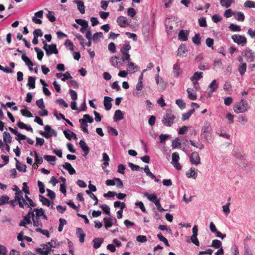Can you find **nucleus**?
<instances>
[{"instance_id":"20","label":"nucleus","mask_w":255,"mask_h":255,"mask_svg":"<svg viewBox=\"0 0 255 255\" xmlns=\"http://www.w3.org/2000/svg\"><path fill=\"white\" fill-rule=\"evenodd\" d=\"M234 3V0H220V5L224 7L229 8Z\"/></svg>"},{"instance_id":"42","label":"nucleus","mask_w":255,"mask_h":255,"mask_svg":"<svg viewBox=\"0 0 255 255\" xmlns=\"http://www.w3.org/2000/svg\"><path fill=\"white\" fill-rule=\"evenodd\" d=\"M145 196L147 198L148 200L150 201L153 202L154 203L156 201H157L158 199H157V196L155 194H149L148 193H145Z\"/></svg>"},{"instance_id":"7","label":"nucleus","mask_w":255,"mask_h":255,"mask_svg":"<svg viewBox=\"0 0 255 255\" xmlns=\"http://www.w3.org/2000/svg\"><path fill=\"white\" fill-rule=\"evenodd\" d=\"M15 199L18 201L19 207L21 208H24V204H27V202L23 198V192L21 190L16 192Z\"/></svg>"},{"instance_id":"35","label":"nucleus","mask_w":255,"mask_h":255,"mask_svg":"<svg viewBox=\"0 0 255 255\" xmlns=\"http://www.w3.org/2000/svg\"><path fill=\"white\" fill-rule=\"evenodd\" d=\"M131 47L129 44H125L121 48L120 51L122 54L128 53V51L131 49Z\"/></svg>"},{"instance_id":"30","label":"nucleus","mask_w":255,"mask_h":255,"mask_svg":"<svg viewBox=\"0 0 255 255\" xmlns=\"http://www.w3.org/2000/svg\"><path fill=\"white\" fill-rule=\"evenodd\" d=\"M44 159L47 162H49L51 165H55L56 158L54 156H51L48 155H44Z\"/></svg>"},{"instance_id":"36","label":"nucleus","mask_w":255,"mask_h":255,"mask_svg":"<svg viewBox=\"0 0 255 255\" xmlns=\"http://www.w3.org/2000/svg\"><path fill=\"white\" fill-rule=\"evenodd\" d=\"M189 142L192 146H193L194 147H196L197 149L202 150L204 148V144L200 142L196 143L195 141L192 140H190L189 141Z\"/></svg>"},{"instance_id":"41","label":"nucleus","mask_w":255,"mask_h":255,"mask_svg":"<svg viewBox=\"0 0 255 255\" xmlns=\"http://www.w3.org/2000/svg\"><path fill=\"white\" fill-rule=\"evenodd\" d=\"M24 199H25V200H26L28 202L27 204H24V207L25 206H27V207H34L36 206V205L34 203L33 200L31 199H30L27 195H25Z\"/></svg>"},{"instance_id":"17","label":"nucleus","mask_w":255,"mask_h":255,"mask_svg":"<svg viewBox=\"0 0 255 255\" xmlns=\"http://www.w3.org/2000/svg\"><path fill=\"white\" fill-rule=\"evenodd\" d=\"M21 58L22 60L25 63V64L29 67V69L30 71L33 70L32 66H33V63L30 60V59L26 56V55L24 54L22 55Z\"/></svg>"},{"instance_id":"1","label":"nucleus","mask_w":255,"mask_h":255,"mask_svg":"<svg viewBox=\"0 0 255 255\" xmlns=\"http://www.w3.org/2000/svg\"><path fill=\"white\" fill-rule=\"evenodd\" d=\"M249 108L248 102L244 99H241L240 102L237 103L234 107V111L237 114L246 112Z\"/></svg>"},{"instance_id":"2","label":"nucleus","mask_w":255,"mask_h":255,"mask_svg":"<svg viewBox=\"0 0 255 255\" xmlns=\"http://www.w3.org/2000/svg\"><path fill=\"white\" fill-rule=\"evenodd\" d=\"M176 116L171 111H167L162 120V124L166 127H171L174 123Z\"/></svg>"},{"instance_id":"6","label":"nucleus","mask_w":255,"mask_h":255,"mask_svg":"<svg viewBox=\"0 0 255 255\" xmlns=\"http://www.w3.org/2000/svg\"><path fill=\"white\" fill-rule=\"evenodd\" d=\"M231 38L234 42L242 46H245L247 43L246 38L243 35L235 34L232 35Z\"/></svg>"},{"instance_id":"14","label":"nucleus","mask_w":255,"mask_h":255,"mask_svg":"<svg viewBox=\"0 0 255 255\" xmlns=\"http://www.w3.org/2000/svg\"><path fill=\"white\" fill-rule=\"evenodd\" d=\"M173 71L174 76L179 77L183 73L182 69L180 68L179 65L177 63L175 64L173 66Z\"/></svg>"},{"instance_id":"58","label":"nucleus","mask_w":255,"mask_h":255,"mask_svg":"<svg viewBox=\"0 0 255 255\" xmlns=\"http://www.w3.org/2000/svg\"><path fill=\"white\" fill-rule=\"evenodd\" d=\"M100 207L102 210L108 215H110V210L109 207L106 204H102L100 205Z\"/></svg>"},{"instance_id":"4","label":"nucleus","mask_w":255,"mask_h":255,"mask_svg":"<svg viewBox=\"0 0 255 255\" xmlns=\"http://www.w3.org/2000/svg\"><path fill=\"white\" fill-rule=\"evenodd\" d=\"M44 130L47 132L46 133L43 131H39V134L46 139L49 138L51 136H53L56 137L57 136V132L52 129L50 126L47 125L44 127Z\"/></svg>"},{"instance_id":"26","label":"nucleus","mask_w":255,"mask_h":255,"mask_svg":"<svg viewBox=\"0 0 255 255\" xmlns=\"http://www.w3.org/2000/svg\"><path fill=\"white\" fill-rule=\"evenodd\" d=\"M15 159L16 161V167L17 169L20 172H25L26 168V165L20 163V162L16 158H15Z\"/></svg>"},{"instance_id":"32","label":"nucleus","mask_w":255,"mask_h":255,"mask_svg":"<svg viewBox=\"0 0 255 255\" xmlns=\"http://www.w3.org/2000/svg\"><path fill=\"white\" fill-rule=\"evenodd\" d=\"M246 69V63H241L238 67V71L241 76H243L245 73Z\"/></svg>"},{"instance_id":"31","label":"nucleus","mask_w":255,"mask_h":255,"mask_svg":"<svg viewBox=\"0 0 255 255\" xmlns=\"http://www.w3.org/2000/svg\"><path fill=\"white\" fill-rule=\"evenodd\" d=\"M31 217H32V218H33V217H34V213H33V212L31 211V209L28 212L27 214L24 217L23 220L26 222L27 224H29L31 223V220H30Z\"/></svg>"},{"instance_id":"23","label":"nucleus","mask_w":255,"mask_h":255,"mask_svg":"<svg viewBox=\"0 0 255 255\" xmlns=\"http://www.w3.org/2000/svg\"><path fill=\"white\" fill-rule=\"evenodd\" d=\"M187 52V47L185 44H181L178 49V55L179 56H184Z\"/></svg>"},{"instance_id":"16","label":"nucleus","mask_w":255,"mask_h":255,"mask_svg":"<svg viewBox=\"0 0 255 255\" xmlns=\"http://www.w3.org/2000/svg\"><path fill=\"white\" fill-rule=\"evenodd\" d=\"M79 146L84 153L85 156H86L89 152V148L86 145V142L83 139L79 142Z\"/></svg>"},{"instance_id":"34","label":"nucleus","mask_w":255,"mask_h":255,"mask_svg":"<svg viewBox=\"0 0 255 255\" xmlns=\"http://www.w3.org/2000/svg\"><path fill=\"white\" fill-rule=\"evenodd\" d=\"M3 140L5 143H10L12 137L9 132L5 131L3 133Z\"/></svg>"},{"instance_id":"51","label":"nucleus","mask_w":255,"mask_h":255,"mask_svg":"<svg viewBox=\"0 0 255 255\" xmlns=\"http://www.w3.org/2000/svg\"><path fill=\"white\" fill-rule=\"evenodd\" d=\"M102 160L104 162L103 165H104L105 166H107L109 165V156L107 155L106 153H102Z\"/></svg>"},{"instance_id":"5","label":"nucleus","mask_w":255,"mask_h":255,"mask_svg":"<svg viewBox=\"0 0 255 255\" xmlns=\"http://www.w3.org/2000/svg\"><path fill=\"white\" fill-rule=\"evenodd\" d=\"M212 128L211 124L209 122H205L204 125L202 127L201 135H203L205 139L208 140V138L212 134Z\"/></svg>"},{"instance_id":"46","label":"nucleus","mask_w":255,"mask_h":255,"mask_svg":"<svg viewBox=\"0 0 255 255\" xmlns=\"http://www.w3.org/2000/svg\"><path fill=\"white\" fill-rule=\"evenodd\" d=\"M229 29L230 30L233 32H239L241 31L240 26L233 23L230 25Z\"/></svg>"},{"instance_id":"60","label":"nucleus","mask_w":255,"mask_h":255,"mask_svg":"<svg viewBox=\"0 0 255 255\" xmlns=\"http://www.w3.org/2000/svg\"><path fill=\"white\" fill-rule=\"evenodd\" d=\"M47 17L48 20L51 22H53L56 21V18L54 15L53 12L48 11V13L47 14Z\"/></svg>"},{"instance_id":"59","label":"nucleus","mask_w":255,"mask_h":255,"mask_svg":"<svg viewBox=\"0 0 255 255\" xmlns=\"http://www.w3.org/2000/svg\"><path fill=\"white\" fill-rule=\"evenodd\" d=\"M33 225L34 226L41 227L42 226V224L41 222L40 221L38 217H34L33 218Z\"/></svg>"},{"instance_id":"24","label":"nucleus","mask_w":255,"mask_h":255,"mask_svg":"<svg viewBox=\"0 0 255 255\" xmlns=\"http://www.w3.org/2000/svg\"><path fill=\"white\" fill-rule=\"evenodd\" d=\"M232 153L233 155L237 159L241 160H244L245 159V155L241 152H239L236 150H233Z\"/></svg>"},{"instance_id":"8","label":"nucleus","mask_w":255,"mask_h":255,"mask_svg":"<svg viewBox=\"0 0 255 255\" xmlns=\"http://www.w3.org/2000/svg\"><path fill=\"white\" fill-rule=\"evenodd\" d=\"M243 53V56L246 58V60L248 62H251L254 61L255 58V53L252 50L249 48H246L244 50Z\"/></svg>"},{"instance_id":"53","label":"nucleus","mask_w":255,"mask_h":255,"mask_svg":"<svg viewBox=\"0 0 255 255\" xmlns=\"http://www.w3.org/2000/svg\"><path fill=\"white\" fill-rule=\"evenodd\" d=\"M176 104L181 109H183L186 107V103L181 99H178L176 100Z\"/></svg>"},{"instance_id":"50","label":"nucleus","mask_w":255,"mask_h":255,"mask_svg":"<svg viewBox=\"0 0 255 255\" xmlns=\"http://www.w3.org/2000/svg\"><path fill=\"white\" fill-rule=\"evenodd\" d=\"M103 220L104 221V226L106 229L110 227L112 225V220L111 218L105 217Z\"/></svg>"},{"instance_id":"48","label":"nucleus","mask_w":255,"mask_h":255,"mask_svg":"<svg viewBox=\"0 0 255 255\" xmlns=\"http://www.w3.org/2000/svg\"><path fill=\"white\" fill-rule=\"evenodd\" d=\"M39 199L40 201L42 202V204L44 205H46L47 206H50V202L49 199L45 198V197L39 195Z\"/></svg>"},{"instance_id":"25","label":"nucleus","mask_w":255,"mask_h":255,"mask_svg":"<svg viewBox=\"0 0 255 255\" xmlns=\"http://www.w3.org/2000/svg\"><path fill=\"white\" fill-rule=\"evenodd\" d=\"M123 114L120 110H117L115 112L114 116V121H120L123 119Z\"/></svg>"},{"instance_id":"9","label":"nucleus","mask_w":255,"mask_h":255,"mask_svg":"<svg viewBox=\"0 0 255 255\" xmlns=\"http://www.w3.org/2000/svg\"><path fill=\"white\" fill-rule=\"evenodd\" d=\"M41 246L43 247L42 248H38L36 249L37 253L42 255H48L51 251L50 247H48V245L44 244Z\"/></svg>"},{"instance_id":"43","label":"nucleus","mask_w":255,"mask_h":255,"mask_svg":"<svg viewBox=\"0 0 255 255\" xmlns=\"http://www.w3.org/2000/svg\"><path fill=\"white\" fill-rule=\"evenodd\" d=\"M192 40L195 44L200 45L201 44L200 35L199 33L196 34L195 36L192 37Z\"/></svg>"},{"instance_id":"27","label":"nucleus","mask_w":255,"mask_h":255,"mask_svg":"<svg viewBox=\"0 0 255 255\" xmlns=\"http://www.w3.org/2000/svg\"><path fill=\"white\" fill-rule=\"evenodd\" d=\"M103 238H95L93 240V242L94 243L93 244V247L95 248V249H98L99 248L102 243H103Z\"/></svg>"},{"instance_id":"39","label":"nucleus","mask_w":255,"mask_h":255,"mask_svg":"<svg viewBox=\"0 0 255 255\" xmlns=\"http://www.w3.org/2000/svg\"><path fill=\"white\" fill-rule=\"evenodd\" d=\"M75 22L77 24L81 25L82 27H88V22L84 19H76Z\"/></svg>"},{"instance_id":"54","label":"nucleus","mask_w":255,"mask_h":255,"mask_svg":"<svg viewBox=\"0 0 255 255\" xmlns=\"http://www.w3.org/2000/svg\"><path fill=\"white\" fill-rule=\"evenodd\" d=\"M222 243L219 240H213L212 243V247L216 249H219L221 247Z\"/></svg>"},{"instance_id":"33","label":"nucleus","mask_w":255,"mask_h":255,"mask_svg":"<svg viewBox=\"0 0 255 255\" xmlns=\"http://www.w3.org/2000/svg\"><path fill=\"white\" fill-rule=\"evenodd\" d=\"M128 166L131 168L132 171H139L143 172V168L140 167L137 165H135L131 162H128Z\"/></svg>"},{"instance_id":"62","label":"nucleus","mask_w":255,"mask_h":255,"mask_svg":"<svg viewBox=\"0 0 255 255\" xmlns=\"http://www.w3.org/2000/svg\"><path fill=\"white\" fill-rule=\"evenodd\" d=\"M199 24L200 27H206L207 26L206 20L205 17H202L198 19Z\"/></svg>"},{"instance_id":"11","label":"nucleus","mask_w":255,"mask_h":255,"mask_svg":"<svg viewBox=\"0 0 255 255\" xmlns=\"http://www.w3.org/2000/svg\"><path fill=\"white\" fill-rule=\"evenodd\" d=\"M189 34V30H181L178 33V39L182 41H186L188 40Z\"/></svg>"},{"instance_id":"57","label":"nucleus","mask_w":255,"mask_h":255,"mask_svg":"<svg viewBox=\"0 0 255 255\" xmlns=\"http://www.w3.org/2000/svg\"><path fill=\"white\" fill-rule=\"evenodd\" d=\"M21 113L22 115L26 117L31 118L33 117L31 113L27 109H21Z\"/></svg>"},{"instance_id":"19","label":"nucleus","mask_w":255,"mask_h":255,"mask_svg":"<svg viewBox=\"0 0 255 255\" xmlns=\"http://www.w3.org/2000/svg\"><path fill=\"white\" fill-rule=\"evenodd\" d=\"M74 3L77 4V8L81 14L85 13V6L84 4V2L81 1H78V0H76L74 1Z\"/></svg>"},{"instance_id":"49","label":"nucleus","mask_w":255,"mask_h":255,"mask_svg":"<svg viewBox=\"0 0 255 255\" xmlns=\"http://www.w3.org/2000/svg\"><path fill=\"white\" fill-rule=\"evenodd\" d=\"M235 19L239 21H243L245 19V16L243 13L241 12H237L235 15Z\"/></svg>"},{"instance_id":"38","label":"nucleus","mask_w":255,"mask_h":255,"mask_svg":"<svg viewBox=\"0 0 255 255\" xmlns=\"http://www.w3.org/2000/svg\"><path fill=\"white\" fill-rule=\"evenodd\" d=\"M73 34L77 38V39L79 41L80 44L81 45L82 48L83 49H85V44H84L85 39H84L83 36L79 33H73Z\"/></svg>"},{"instance_id":"22","label":"nucleus","mask_w":255,"mask_h":255,"mask_svg":"<svg viewBox=\"0 0 255 255\" xmlns=\"http://www.w3.org/2000/svg\"><path fill=\"white\" fill-rule=\"evenodd\" d=\"M219 87V84L217 82V80L214 79L209 85L208 87L210 89V92L213 93L215 92Z\"/></svg>"},{"instance_id":"40","label":"nucleus","mask_w":255,"mask_h":255,"mask_svg":"<svg viewBox=\"0 0 255 255\" xmlns=\"http://www.w3.org/2000/svg\"><path fill=\"white\" fill-rule=\"evenodd\" d=\"M34 154L35 156V163L38 166L41 165L43 162V158L41 157L39 154L36 151H34Z\"/></svg>"},{"instance_id":"37","label":"nucleus","mask_w":255,"mask_h":255,"mask_svg":"<svg viewBox=\"0 0 255 255\" xmlns=\"http://www.w3.org/2000/svg\"><path fill=\"white\" fill-rule=\"evenodd\" d=\"M195 112V109L194 108L190 110L188 112L183 113L182 114V120L185 121L188 119L191 116L192 114Z\"/></svg>"},{"instance_id":"52","label":"nucleus","mask_w":255,"mask_h":255,"mask_svg":"<svg viewBox=\"0 0 255 255\" xmlns=\"http://www.w3.org/2000/svg\"><path fill=\"white\" fill-rule=\"evenodd\" d=\"M181 143L180 142V140L178 138H175L172 142V147L173 149L177 148L178 146H180Z\"/></svg>"},{"instance_id":"28","label":"nucleus","mask_w":255,"mask_h":255,"mask_svg":"<svg viewBox=\"0 0 255 255\" xmlns=\"http://www.w3.org/2000/svg\"><path fill=\"white\" fill-rule=\"evenodd\" d=\"M203 77V73L201 72H196L193 76L190 78L191 81H198Z\"/></svg>"},{"instance_id":"44","label":"nucleus","mask_w":255,"mask_h":255,"mask_svg":"<svg viewBox=\"0 0 255 255\" xmlns=\"http://www.w3.org/2000/svg\"><path fill=\"white\" fill-rule=\"evenodd\" d=\"M186 91L188 93V97L190 100H195L197 99L196 93H192L190 88H187Z\"/></svg>"},{"instance_id":"47","label":"nucleus","mask_w":255,"mask_h":255,"mask_svg":"<svg viewBox=\"0 0 255 255\" xmlns=\"http://www.w3.org/2000/svg\"><path fill=\"white\" fill-rule=\"evenodd\" d=\"M244 6L246 8H255V2L251 0H247L244 3Z\"/></svg>"},{"instance_id":"15","label":"nucleus","mask_w":255,"mask_h":255,"mask_svg":"<svg viewBox=\"0 0 255 255\" xmlns=\"http://www.w3.org/2000/svg\"><path fill=\"white\" fill-rule=\"evenodd\" d=\"M79 122L80 124L81 130L85 133H88L89 132L87 128L88 125L86 120L84 119H80Z\"/></svg>"},{"instance_id":"56","label":"nucleus","mask_w":255,"mask_h":255,"mask_svg":"<svg viewBox=\"0 0 255 255\" xmlns=\"http://www.w3.org/2000/svg\"><path fill=\"white\" fill-rule=\"evenodd\" d=\"M103 34L102 32H96L93 35L92 38L94 42L98 41V38H103Z\"/></svg>"},{"instance_id":"61","label":"nucleus","mask_w":255,"mask_h":255,"mask_svg":"<svg viewBox=\"0 0 255 255\" xmlns=\"http://www.w3.org/2000/svg\"><path fill=\"white\" fill-rule=\"evenodd\" d=\"M9 198L7 195H2L0 198V205H3L6 203H8Z\"/></svg>"},{"instance_id":"45","label":"nucleus","mask_w":255,"mask_h":255,"mask_svg":"<svg viewBox=\"0 0 255 255\" xmlns=\"http://www.w3.org/2000/svg\"><path fill=\"white\" fill-rule=\"evenodd\" d=\"M34 50L37 53V59L39 60H41L44 56L43 51L41 49H40L37 47L34 48Z\"/></svg>"},{"instance_id":"64","label":"nucleus","mask_w":255,"mask_h":255,"mask_svg":"<svg viewBox=\"0 0 255 255\" xmlns=\"http://www.w3.org/2000/svg\"><path fill=\"white\" fill-rule=\"evenodd\" d=\"M127 12L128 15L131 17L135 16L136 14V12L133 8H128Z\"/></svg>"},{"instance_id":"21","label":"nucleus","mask_w":255,"mask_h":255,"mask_svg":"<svg viewBox=\"0 0 255 255\" xmlns=\"http://www.w3.org/2000/svg\"><path fill=\"white\" fill-rule=\"evenodd\" d=\"M63 167L68 171V173L70 175H73L75 173V169L72 167L70 163L68 162L65 163L63 165Z\"/></svg>"},{"instance_id":"63","label":"nucleus","mask_w":255,"mask_h":255,"mask_svg":"<svg viewBox=\"0 0 255 255\" xmlns=\"http://www.w3.org/2000/svg\"><path fill=\"white\" fill-rule=\"evenodd\" d=\"M36 104L40 109H43L45 108L42 98H40V99L37 100L36 101Z\"/></svg>"},{"instance_id":"29","label":"nucleus","mask_w":255,"mask_h":255,"mask_svg":"<svg viewBox=\"0 0 255 255\" xmlns=\"http://www.w3.org/2000/svg\"><path fill=\"white\" fill-rule=\"evenodd\" d=\"M35 77L32 76H29L28 77L27 86L29 87V89H33L35 87Z\"/></svg>"},{"instance_id":"3","label":"nucleus","mask_w":255,"mask_h":255,"mask_svg":"<svg viewBox=\"0 0 255 255\" xmlns=\"http://www.w3.org/2000/svg\"><path fill=\"white\" fill-rule=\"evenodd\" d=\"M42 43L44 45L43 48L45 50L46 54L48 56L53 54H57L58 53V50L56 44L48 45L45 41H43Z\"/></svg>"},{"instance_id":"18","label":"nucleus","mask_w":255,"mask_h":255,"mask_svg":"<svg viewBox=\"0 0 255 255\" xmlns=\"http://www.w3.org/2000/svg\"><path fill=\"white\" fill-rule=\"evenodd\" d=\"M76 235L79 239L81 243H83L85 240V234L83 230L80 228H77L76 229Z\"/></svg>"},{"instance_id":"13","label":"nucleus","mask_w":255,"mask_h":255,"mask_svg":"<svg viewBox=\"0 0 255 255\" xmlns=\"http://www.w3.org/2000/svg\"><path fill=\"white\" fill-rule=\"evenodd\" d=\"M113 99L109 96H105L104 98L103 104L106 110L108 111L111 109L112 103L111 101Z\"/></svg>"},{"instance_id":"55","label":"nucleus","mask_w":255,"mask_h":255,"mask_svg":"<svg viewBox=\"0 0 255 255\" xmlns=\"http://www.w3.org/2000/svg\"><path fill=\"white\" fill-rule=\"evenodd\" d=\"M65 46L66 48H68L70 51H73L74 50L73 43L70 40L67 39L65 42Z\"/></svg>"},{"instance_id":"10","label":"nucleus","mask_w":255,"mask_h":255,"mask_svg":"<svg viewBox=\"0 0 255 255\" xmlns=\"http://www.w3.org/2000/svg\"><path fill=\"white\" fill-rule=\"evenodd\" d=\"M189 158L192 164L198 165L200 163V158L197 152H192Z\"/></svg>"},{"instance_id":"12","label":"nucleus","mask_w":255,"mask_h":255,"mask_svg":"<svg viewBox=\"0 0 255 255\" xmlns=\"http://www.w3.org/2000/svg\"><path fill=\"white\" fill-rule=\"evenodd\" d=\"M117 22L121 27H125L128 25V22L126 17L123 16H120L117 19Z\"/></svg>"}]
</instances>
